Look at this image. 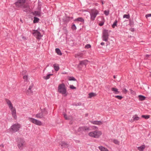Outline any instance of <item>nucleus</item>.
I'll use <instances>...</instances> for the list:
<instances>
[{
  "label": "nucleus",
  "mask_w": 151,
  "mask_h": 151,
  "mask_svg": "<svg viewBox=\"0 0 151 151\" xmlns=\"http://www.w3.org/2000/svg\"><path fill=\"white\" fill-rule=\"evenodd\" d=\"M101 44L102 45H104V43L103 42H102L101 43Z\"/></svg>",
  "instance_id": "53"
},
{
  "label": "nucleus",
  "mask_w": 151,
  "mask_h": 151,
  "mask_svg": "<svg viewBox=\"0 0 151 151\" xmlns=\"http://www.w3.org/2000/svg\"><path fill=\"white\" fill-rule=\"evenodd\" d=\"M72 29L73 30H75L76 29V27L75 24H73L72 26Z\"/></svg>",
  "instance_id": "41"
},
{
  "label": "nucleus",
  "mask_w": 151,
  "mask_h": 151,
  "mask_svg": "<svg viewBox=\"0 0 151 151\" xmlns=\"http://www.w3.org/2000/svg\"><path fill=\"white\" fill-rule=\"evenodd\" d=\"M129 121L131 122H134V119H131Z\"/></svg>",
  "instance_id": "51"
},
{
  "label": "nucleus",
  "mask_w": 151,
  "mask_h": 151,
  "mask_svg": "<svg viewBox=\"0 0 151 151\" xmlns=\"http://www.w3.org/2000/svg\"><path fill=\"white\" fill-rule=\"evenodd\" d=\"M41 112L43 113V114H47L48 113L47 111L46 110V109L45 108L41 109Z\"/></svg>",
  "instance_id": "27"
},
{
  "label": "nucleus",
  "mask_w": 151,
  "mask_h": 151,
  "mask_svg": "<svg viewBox=\"0 0 151 151\" xmlns=\"http://www.w3.org/2000/svg\"><path fill=\"white\" fill-rule=\"evenodd\" d=\"M102 22L101 23H100L99 24V25L100 26H102L103 25L105 21L104 18L103 17H102Z\"/></svg>",
  "instance_id": "36"
},
{
  "label": "nucleus",
  "mask_w": 151,
  "mask_h": 151,
  "mask_svg": "<svg viewBox=\"0 0 151 151\" xmlns=\"http://www.w3.org/2000/svg\"><path fill=\"white\" fill-rule=\"evenodd\" d=\"M53 67L54 68L55 70L56 71H58L59 69V65L58 64H54Z\"/></svg>",
  "instance_id": "23"
},
{
  "label": "nucleus",
  "mask_w": 151,
  "mask_h": 151,
  "mask_svg": "<svg viewBox=\"0 0 151 151\" xmlns=\"http://www.w3.org/2000/svg\"><path fill=\"white\" fill-rule=\"evenodd\" d=\"M33 34L35 36H36L37 37L38 34H39V32L37 30H35Z\"/></svg>",
  "instance_id": "29"
},
{
  "label": "nucleus",
  "mask_w": 151,
  "mask_h": 151,
  "mask_svg": "<svg viewBox=\"0 0 151 151\" xmlns=\"http://www.w3.org/2000/svg\"><path fill=\"white\" fill-rule=\"evenodd\" d=\"M12 111V114L13 117L15 119H16L17 118V116L16 114V109L15 108L13 107L12 108L10 109Z\"/></svg>",
  "instance_id": "12"
},
{
  "label": "nucleus",
  "mask_w": 151,
  "mask_h": 151,
  "mask_svg": "<svg viewBox=\"0 0 151 151\" xmlns=\"http://www.w3.org/2000/svg\"><path fill=\"white\" fill-rule=\"evenodd\" d=\"M116 144L118 145H119V142L118 140L116 139H114L113 141Z\"/></svg>",
  "instance_id": "39"
},
{
  "label": "nucleus",
  "mask_w": 151,
  "mask_h": 151,
  "mask_svg": "<svg viewBox=\"0 0 151 151\" xmlns=\"http://www.w3.org/2000/svg\"><path fill=\"white\" fill-rule=\"evenodd\" d=\"M42 36V35H41L40 33L39 32V34H38L37 38L39 39Z\"/></svg>",
  "instance_id": "44"
},
{
  "label": "nucleus",
  "mask_w": 151,
  "mask_h": 151,
  "mask_svg": "<svg viewBox=\"0 0 151 151\" xmlns=\"http://www.w3.org/2000/svg\"><path fill=\"white\" fill-rule=\"evenodd\" d=\"M39 19L36 17H35L33 20V22L35 23L38 22H39Z\"/></svg>",
  "instance_id": "32"
},
{
  "label": "nucleus",
  "mask_w": 151,
  "mask_h": 151,
  "mask_svg": "<svg viewBox=\"0 0 151 151\" xmlns=\"http://www.w3.org/2000/svg\"><path fill=\"white\" fill-rule=\"evenodd\" d=\"M136 116V115L133 117V119L134 121L138 120L139 119V117L137 116Z\"/></svg>",
  "instance_id": "34"
},
{
  "label": "nucleus",
  "mask_w": 151,
  "mask_h": 151,
  "mask_svg": "<svg viewBox=\"0 0 151 151\" xmlns=\"http://www.w3.org/2000/svg\"><path fill=\"white\" fill-rule=\"evenodd\" d=\"M99 148L101 151H109L107 148L102 146H99Z\"/></svg>",
  "instance_id": "19"
},
{
  "label": "nucleus",
  "mask_w": 151,
  "mask_h": 151,
  "mask_svg": "<svg viewBox=\"0 0 151 151\" xmlns=\"http://www.w3.org/2000/svg\"><path fill=\"white\" fill-rule=\"evenodd\" d=\"M52 75V74H50L48 75H47V76L46 77H44V78L46 80L50 78V76Z\"/></svg>",
  "instance_id": "38"
},
{
  "label": "nucleus",
  "mask_w": 151,
  "mask_h": 151,
  "mask_svg": "<svg viewBox=\"0 0 151 151\" xmlns=\"http://www.w3.org/2000/svg\"><path fill=\"white\" fill-rule=\"evenodd\" d=\"M96 94L95 93H91L89 94V96L88 97L89 98H91L92 97L96 96Z\"/></svg>",
  "instance_id": "20"
},
{
  "label": "nucleus",
  "mask_w": 151,
  "mask_h": 151,
  "mask_svg": "<svg viewBox=\"0 0 151 151\" xmlns=\"http://www.w3.org/2000/svg\"><path fill=\"white\" fill-rule=\"evenodd\" d=\"M122 91L124 93H126L127 92V90L125 88H124L122 89Z\"/></svg>",
  "instance_id": "43"
},
{
  "label": "nucleus",
  "mask_w": 151,
  "mask_h": 151,
  "mask_svg": "<svg viewBox=\"0 0 151 151\" xmlns=\"http://www.w3.org/2000/svg\"><path fill=\"white\" fill-rule=\"evenodd\" d=\"M5 100L9 109H10L12 108L13 107L10 101L7 99H6Z\"/></svg>",
  "instance_id": "15"
},
{
  "label": "nucleus",
  "mask_w": 151,
  "mask_h": 151,
  "mask_svg": "<svg viewBox=\"0 0 151 151\" xmlns=\"http://www.w3.org/2000/svg\"><path fill=\"white\" fill-rule=\"evenodd\" d=\"M101 3H102V4H104V3H103V1H101Z\"/></svg>",
  "instance_id": "56"
},
{
  "label": "nucleus",
  "mask_w": 151,
  "mask_h": 151,
  "mask_svg": "<svg viewBox=\"0 0 151 151\" xmlns=\"http://www.w3.org/2000/svg\"><path fill=\"white\" fill-rule=\"evenodd\" d=\"M41 13L40 11H35L33 13V14L35 16L40 17L41 16Z\"/></svg>",
  "instance_id": "24"
},
{
  "label": "nucleus",
  "mask_w": 151,
  "mask_h": 151,
  "mask_svg": "<svg viewBox=\"0 0 151 151\" xmlns=\"http://www.w3.org/2000/svg\"><path fill=\"white\" fill-rule=\"evenodd\" d=\"M2 151H5L4 150H3Z\"/></svg>",
  "instance_id": "61"
},
{
  "label": "nucleus",
  "mask_w": 151,
  "mask_h": 151,
  "mask_svg": "<svg viewBox=\"0 0 151 151\" xmlns=\"http://www.w3.org/2000/svg\"><path fill=\"white\" fill-rule=\"evenodd\" d=\"M142 117L145 118L146 119H147L149 118L150 116L149 115H142Z\"/></svg>",
  "instance_id": "30"
},
{
  "label": "nucleus",
  "mask_w": 151,
  "mask_h": 151,
  "mask_svg": "<svg viewBox=\"0 0 151 151\" xmlns=\"http://www.w3.org/2000/svg\"><path fill=\"white\" fill-rule=\"evenodd\" d=\"M55 51L57 53L60 55H62V53H61L60 50L59 48H56Z\"/></svg>",
  "instance_id": "25"
},
{
  "label": "nucleus",
  "mask_w": 151,
  "mask_h": 151,
  "mask_svg": "<svg viewBox=\"0 0 151 151\" xmlns=\"http://www.w3.org/2000/svg\"><path fill=\"white\" fill-rule=\"evenodd\" d=\"M104 13L106 16H107L109 14V11L105 10L104 11Z\"/></svg>",
  "instance_id": "42"
},
{
  "label": "nucleus",
  "mask_w": 151,
  "mask_h": 151,
  "mask_svg": "<svg viewBox=\"0 0 151 151\" xmlns=\"http://www.w3.org/2000/svg\"><path fill=\"white\" fill-rule=\"evenodd\" d=\"M90 129L89 127L85 126L79 127L78 129L79 132H82L83 131L90 130Z\"/></svg>",
  "instance_id": "11"
},
{
  "label": "nucleus",
  "mask_w": 151,
  "mask_h": 151,
  "mask_svg": "<svg viewBox=\"0 0 151 151\" xmlns=\"http://www.w3.org/2000/svg\"><path fill=\"white\" fill-rule=\"evenodd\" d=\"M20 127V125L19 124H14L11 126V129L13 132H15L19 130Z\"/></svg>",
  "instance_id": "8"
},
{
  "label": "nucleus",
  "mask_w": 151,
  "mask_h": 151,
  "mask_svg": "<svg viewBox=\"0 0 151 151\" xmlns=\"http://www.w3.org/2000/svg\"><path fill=\"white\" fill-rule=\"evenodd\" d=\"M114 78H116V76H114Z\"/></svg>",
  "instance_id": "57"
},
{
  "label": "nucleus",
  "mask_w": 151,
  "mask_h": 151,
  "mask_svg": "<svg viewBox=\"0 0 151 151\" xmlns=\"http://www.w3.org/2000/svg\"><path fill=\"white\" fill-rule=\"evenodd\" d=\"M83 54L82 53H78L75 55V58L82 57L83 56Z\"/></svg>",
  "instance_id": "21"
},
{
  "label": "nucleus",
  "mask_w": 151,
  "mask_h": 151,
  "mask_svg": "<svg viewBox=\"0 0 151 151\" xmlns=\"http://www.w3.org/2000/svg\"><path fill=\"white\" fill-rule=\"evenodd\" d=\"M20 21H21V22H22V20L21 19H20Z\"/></svg>",
  "instance_id": "59"
},
{
  "label": "nucleus",
  "mask_w": 151,
  "mask_h": 151,
  "mask_svg": "<svg viewBox=\"0 0 151 151\" xmlns=\"http://www.w3.org/2000/svg\"><path fill=\"white\" fill-rule=\"evenodd\" d=\"M36 117L37 118H42L43 117V114L41 112L36 115Z\"/></svg>",
  "instance_id": "17"
},
{
  "label": "nucleus",
  "mask_w": 151,
  "mask_h": 151,
  "mask_svg": "<svg viewBox=\"0 0 151 151\" xmlns=\"http://www.w3.org/2000/svg\"><path fill=\"white\" fill-rule=\"evenodd\" d=\"M109 35L108 30L104 29L103 30L102 33V38L103 41L107 42L109 38Z\"/></svg>",
  "instance_id": "6"
},
{
  "label": "nucleus",
  "mask_w": 151,
  "mask_h": 151,
  "mask_svg": "<svg viewBox=\"0 0 151 151\" xmlns=\"http://www.w3.org/2000/svg\"><path fill=\"white\" fill-rule=\"evenodd\" d=\"M23 78L25 80H27V76H23Z\"/></svg>",
  "instance_id": "48"
},
{
  "label": "nucleus",
  "mask_w": 151,
  "mask_h": 151,
  "mask_svg": "<svg viewBox=\"0 0 151 151\" xmlns=\"http://www.w3.org/2000/svg\"><path fill=\"white\" fill-rule=\"evenodd\" d=\"M93 129L96 130H98V127L95 126H93L92 127Z\"/></svg>",
  "instance_id": "45"
},
{
  "label": "nucleus",
  "mask_w": 151,
  "mask_h": 151,
  "mask_svg": "<svg viewBox=\"0 0 151 151\" xmlns=\"http://www.w3.org/2000/svg\"><path fill=\"white\" fill-rule=\"evenodd\" d=\"M130 30L132 32H133L134 31V29L133 28H131L130 29Z\"/></svg>",
  "instance_id": "50"
},
{
  "label": "nucleus",
  "mask_w": 151,
  "mask_h": 151,
  "mask_svg": "<svg viewBox=\"0 0 151 151\" xmlns=\"http://www.w3.org/2000/svg\"><path fill=\"white\" fill-rule=\"evenodd\" d=\"M59 144L61 145L62 148L64 147H68V144L64 141L60 142Z\"/></svg>",
  "instance_id": "13"
},
{
  "label": "nucleus",
  "mask_w": 151,
  "mask_h": 151,
  "mask_svg": "<svg viewBox=\"0 0 151 151\" xmlns=\"http://www.w3.org/2000/svg\"><path fill=\"white\" fill-rule=\"evenodd\" d=\"M64 116L65 119L66 120H68L72 121L73 120V118L71 116H67L66 114H63Z\"/></svg>",
  "instance_id": "16"
},
{
  "label": "nucleus",
  "mask_w": 151,
  "mask_h": 151,
  "mask_svg": "<svg viewBox=\"0 0 151 151\" xmlns=\"http://www.w3.org/2000/svg\"><path fill=\"white\" fill-rule=\"evenodd\" d=\"M91 46L89 44H87L85 46V47L87 48H89L91 47Z\"/></svg>",
  "instance_id": "47"
},
{
  "label": "nucleus",
  "mask_w": 151,
  "mask_h": 151,
  "mask_svg": "<svg viewBox=\"0 0 151 151\" xmlns=\"http://www.w3.org/2000/svg\"><path fill=\"white\" fill-rule=\"evenodd\" d=\"M75 21H78L81 22H83L84 21V19L81 17H79L75 20Z\"/></svg>",
  "instance_id": "28"
},
{
  "label": "nucleus",
  "mask_w": 151,
  "mask_h": 151,
  "mask_svg": "<svg viewBox=\"0 0 151 151\" xmlns=\"http://www.w3.org/2000/svg\"><path fill=\"white\" fill-rule=\"evenodd\" d=\"M101 131L96 130L95 131L90 132L88 134V135L91 137L96 138H99L102 134Z\"/></svg>",
  "instance_id": "3"
},
{
  "label": "nucleus",
  "mask_w": 151,
  "mask_h": 151,
  "mask_svg": "<svg viewBox=\"0 0 151 151\" xmlns=\"http://www.w3.org/2000/svg\"><path fill=\"white\" fill-rule=\"evenodd\" d=\"M58 91L60 93L63 95L64 96H66V89L65 85L63 83L60 84L58 87Z\"/></svg>",
  "instance_id": "2"
},
{
  "label": "nucleus",
  "mask_w": 151,
  "mask_h": 151,
  "mask_svg": "<svg viewBox=\"0 0 151 151\" xmlns=\"http://www.w3.org/2000/svg\"><path fill=\"white\" fill-rule=\"evenodd\" d=\"M111 90L112 91H113L114 93L116 94H118L119 93V91H118V89L115 88H112Z\"/></svg>",
  "instance_id": "18"
},
{
  "label": "nucleus",
  "mask_w": 151,
  "mask_h": 151,
  "mask_svg": "<svg viewBox=\"0 0 151 151\" xmlns=\"http://www.w3.org/2000/svg\"><path fill=\"white\" fill-rule=\"evenodd\" d=\"M151 56V55H145V57H146V58H147L150 57Z\"/></svg>",
  "instance_id": "49"
},
{
  "label": "nucleus",
  "mask_w": 151,
  "mask_h": 151,
  "mask_svg": "<svg viewBox=\"0 0 151 151\" xmlns=\"http://www.w3.org/2000/svg\"><path fill=\"white\" fill-rule=\"evenodd\" d=\"M48 66H49V65H47V67Z\"/></svg>",
  "instance_id": "60"
},
{
  "label": "nucleus",
  "mask_w": 151,
  "mask_h": 151,
  "mask_svg": "<svg viewBox=\"0 0 151 151\" xmlns=\"http://www.w3.org/2000/svg\"><path fill=\"white\" fill-rule=\"evenodd\" d=\"M129 24L131 26H132V25H133L130 22Z\"/></svg>",
  "instance_id": "55"
},
{
  "label": "nucleus",
  "mask_w": 151,
  "mask_h": 151,
  "mask_svg": "<svg viewBox=\"0 0 151 151\" xmlns=\"http://www.w3.org/2000/svg\"><path fill=\"white\" fill-rule=\"evenodd\" d=\"M117 21L116 20L113 24L112 25V27L113 28H114L115 26H116L117 25Z\"/></svg>",
  "instance_id": "33"
},
{
  "label": "nucleus",
  "mask_w": 151,
  "mask_h": 151,
  "mask_svg": "<svg viewBox=\"0 0 151 151\" xmlns=\"http://www.w3.org/2000/svg\"><path fill=\"white\" fill-rule=\"evenodd\" d=\"M145 17L148 19H151V14H147Z\"/></svg>",
  "instance_id": "31"
},
{
  "label": "nucleus",
  "mask_w": 151,
  "mask_h": 151,
  "mask_svg": "<svg viewBox=\"0 0 151 151\" xmlns=\"http://www.w3.org/2000/svg\"><path fill=\"white\" fill-rule=\"evenodd\" d=\"M90 122L93 124L98 125H100L103 124L102 122L101 121H91Z\"/></svg>",
  "instance_id": "14"
},
{
  "label": "nucleus",
  "mask_w": 151,
  "mask_h": 151,
  "mask_svg": "<svg viewBox=\"0 0 151 151\" xmlns=\"http://www.w3.org/2000/svg\"><path fill=\"white\" fill-rule=\"evenodd\" d=\"M81 105V104L80 103H78V105Z\"/></svg>",
  "instance_id": "58"
},
{
  "label": "nucleus",
  "mask_w": 151,
  "mask_h": 151,
  "mask_svg": "<svg viewBox=\"0 0 151 151\" xmlns=\"http://www.w3.org/2000/svg\"><path fill=\"white\" fill-rule=\"evenodd\" d=\"M150 76L151 77V74L150 75Z\"/></svg>",
  "instance_id": "62"
},
{
  "label": "nucleus",
  "mask_w": 151,
  "mask_h": 151,
  "mask_svg": "<svg viewBox=\"0 0 151 151\" xmlns=\"http://www.w3.org/2000/svg\"><path fill=\"white\" fill-rule=\"evenodd\" d=\"M138 97H139V99L141 101H143V100H144L146 98L144 96L141 95H139Z\"/></svg>",
  "instance_id": "26"
},
{
  "label": "nucleus",
  "mask_w": 151,
  "mask_h": 151,
  "mask_svg": "<svg viewBox=\"0 0 151 151\" xmlns=\"http://www.w3.org/2000/svg\"><path fill=\"white\" fill-rule=\"evenodd\" d=\"M68 80L69 81H76V79L73 77H70L69 78Z\"/></svg>",
  "instance_id": "35"
},
{
  "label": "nucleus",
  "mask_w": 151,
  "mask_h": 151,
  "mask_svg": "<svg viewBox=\"0 0 151 151\" xmlns=\"http://www.w3.org/2000/svg\"><path fill=\"white\" fill-rule=\"evenodd\" d=\"M115 97L119 100H121L123 98L122 96H116Z\"/></svg>",
  "instance_id": "40"
},
{
  "label": "nucleus",
  "mask_w": 151,
  "mask_h": 151,
  "mask_svg": "<svg viewBox=\"0 0 151 151\" xmlns=\"http://www.w3.org/2000/svg\"><path fill=\"white\" fill-rule=\"evenodd\" d=\"M88 62V61L87 60H84L81 61H80L79 64L78 66V68L81 70V66H83V65H84L85 66L87 64V63Z\"/></svg>",
  "instance_id": "10"
},
{
  "label": "nucleus",
  "mask_w": 151,
  "mask_h": 151,
  "mask_svg": "<svg viewBox=\"0 0 151 151\" xmlns=\"http://www.w3.org/2000/svg\"><path fill=\"white\" fill-rule=\"evenodd\" d=\"M25 141L23 138H19L18 139L17 146L18 148L22 150L25 145Z\"/></svg>",
  "instance_id": "4"
},
{
  "label": "nucleus",
  "mask_w": 151,
  "mask_h": 151,
  "mask_svg": "<svg viewBox=\"0 0 151 151\" xmlns=\"http://www.w3.org/2000/svg\"><path fill=\"white\" fill-rule=\"evenodd\" d=\"M0 147H4V145L3 144H1L0 145Z\"/></svg>",
  "instance_id": "54"
},
{
  "label": "nucleus",
  "mask_w": 151,
  "mask_h": 151,
  "mask_svg": "<svg viewBox=\"0 0 151 151\" xmlns=\"http://www.w3.org/2000/svg\"><path fill=\"white\" fill-rule=\"evenodd\" d=\"M70 88L71 89H76V87L73 86L72 85H70Z\"/></svg>",
  "instance_id": "46"
},
{
  "label": "nucleus",
  "mask_w": 151,
  "mask_h": 151,
  "mask_svg": "<svg viewBox=\"0 0 151 151\" xmlns=\"http://www.w3.org/2000/svg\"><path fill=\"white\" fill-rule=\"evenodd\" d=\"M34 85L32 83H31L27 90L26 91V93L27 95H32L33 94V91L32 90V89L33 88Z\"/></svg>",
  "instance_id": "9"
},
{
  "label": "nucleus",
  "mask_w": 151,
  "mask_h": 151,
  "mask_svg": "<svg viewBox=\"0 0 151 151\" xmlns=\"http://www.w3.org/2000/svg\"><path fill=\"white\" fill-rule=\"evenodd\" d=\"M99 14V12L95 9H92L90 12L91 16V19L93 21L94 20L97 15Z\"/></svg>",
  "instance_id": "5"
},
{
  "label": "nucleus",
  "mask_w": 151,
  "mask_h": 151,
  "mask_svg": "<svg viewBox=\"0 0 151 151\" xmlns=\"http://www.w3.org/2000/svg\"><path fill=\"white\" fill-rule=\"evenodd\" d=\"M26 1L27 0H18L15 4L16 6L21 8L24 12L29 13L30 9Z\"/></svg>",
  "instance_id": "1"
},
{
  "label": "nucleus",
  "mask_w": 151,
  "mask_h": 151,
  "mask_svg": "<svg viewBox=\"0 0 151 151\" xmlns=\"http://www.w3.org/2000/svg\"><path fill=\"white\" fill-rule=\"evenodd\" d=\"M130 92L131 93H133L134 92L133 90H132L130 89Z\"/></svg>",
  "instance_id": "52"
},
{
  "label": "nucleus",
  "mask_w": 151,
  "mask_h": 151,
  "mask_svg": "<svg viewBox=\"0 0 151 151\" xmlns=\"http://www.w3.org/2000/svg\"><path fill=\"white\" fill-rule=\"evenodd\" d=\"M145 145H142L140 147H138V149L140 151H142L145 148Z\"/></svg>",
  "instance_id": "22"
},
{
  "label": "nucleus",
  "mask_w": 151,
  "mask_h": 151,
  "mask_svg": "<svg viewBox=\"0 0 151 151\" xmlns=\"http://www.w3.org/2000/svg\"><path fill=\"white\" fill-rule=\"evenodd\" d=\"M29 120L33 123L38 125L40 126L42 124L41 121L29 117Z\"/></svg>",
  "instance_id": "7"
},
{
  "label": "nucleus",
  "mask_w": 151,
  "mask_h": 151,
  "mask_svg": "<svg viewBox=\"0 0 151 151\" xmlns=\"http://www.w3.org/2000/svg\"><path fill=\"white\" fill-rule=\"evenodd\" d=\"M123 18H126L127 19H129L130 18V16L129 14H124L123 16Z\"/></svg>",
  "instance_id": "37"
}]
</instances>
